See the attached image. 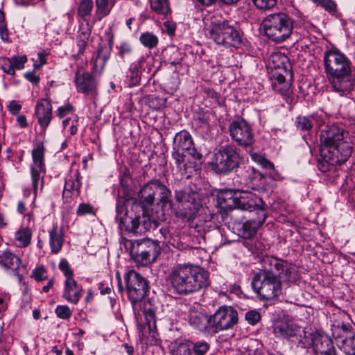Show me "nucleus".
<instances>
[{"label":"nucleus","instance_id":"a878e982","mask_svg":"<svg viewBox=\"0 0 355 355\" xmlns=\"http://www.w3.org/2000/svg\"><path fill=\"white\" fill-rule=\"evenodd\" d=\"M119 209H123V207H116L117 215L116 219L118 221L119 227L121 231H125L129 233H139L141 232L140 227V216H129L126 214L123 217L119 218Z\"/></svg>","mask_w":355,"mask_h":355},{"label":"nucleus","instance_id":"c03bdc74","mask_svg":"<svg viewBox=\"0 0 355 355\" xmlns=\"http://www.w3.org/2000/svg\"><path fill=\"white\" fill-rule=\"evenodd\" d=\"M250 157L254 162L257 163L263 168L272 169L274 167V165L271 162H270L265 157L257 153H251Z\"/></svg>","mask_w":355,"mask_h":355},{"label":"nucleus","instance_id":"79ce46f5","mask_svg":"<svg viewBox=\"0 0 355 355\" xmlns=\"http://www.w3.org/2000/svg\"><path fill=\"white\" fill-rule=\"evenodd\" d=\"M160 194V202L164 207H168L172 208L173 202L171 200V191L161 182L159 183V191Z\"/></svg>","mask_w":355,"mask_h":355},{"label":"nucleus","instance_id":"f704fd0d","mask_svg":"<svg viewBox=\"0 0 355 355\" xmlns=\"http://www.w3.org/2000/svg\"><path fill=\"white\" fill-rule=\"evenodd\" d=\"M0 68L6 73L14 75L16 69H22V57L1 58Z\"/></svg>","mask_w":355,"mask_h":355},{"label":"nucleus","instance_id":"8fccbe9b","mask_svg":"<svg viewBox=\"0 0 355 355\" xmlns=\"http://www.w3.org/2000/svg\"><path fill=\"white\" fill-rule=\"evenodd\" d=\"M55 312L57 316L62 320H69L72 315V311L67 305H58Z\"/></svg>","mask_w":355,"mask_h":355},{"label":"nucleus","instance_id":"20e7f679","mask_svg":"<svg viewBox=\"0 0 355 355\" xmlns=\"http://www.w3.org/2000/svg\"><path fill=\"white\" fill-rule=\"evenodd\" d=\"M271 60L272 64L270 67L274 69L271 86L288 104H292L295 101V96L291 89L293 73L289 60L285 55L275 53L271 55Z\"/></svg>","mask_w":355,"mask_h":355},{"label":"nucleus","instance_id":"2f4dec72","mask_svg":"<svg viewBox=\"0 0 355 355\" xmlns=\"http://www.w3.org/2000/svg\"><path fill=\"white\" fill-rule=\"evenodd\" d=\"M160 253V247L155 248L151 249L150 250H147L146 252H142L141 253H137L135 254L130 255L131 259L134 260V261L142 266H146L148 265L151 264L157 259V257Z\"/></svg>","mask_w":355,"mask_h":355},{"label":"nucleus","instance_id":"f03ea898","mask_svg":"<svg viewBox=\"0 0 355 355\" xmlns=\"http://www.w3.org/2000/svg\"><path fill=\"white\" fill-rule=\"evenodd\" d=\"M323 60L332 91L341 96L349 94L355 85L349 59L338 49H331L324 52Z\"/></svg>","mask_w":355,"mask_h":355},{"label":"nucleus","instance_id":"6ab92c4d","mask_svg":"<svg viewBox=\"0 0 355 355\" xmlns=\"http://www.w3.org/2000/svg\"><path fill=\"white\" fill-rule=\"evenodd\" d=\"M173 149L187 152L193 159L200 160L202 155L193 146L191 134L187 130H182L175 134L173 141Z\"/></svg>","mask_w":355,"mask_h":355},{"label":"nucleus","instance_id":"a19ab883","mask_svg":"<svg viewBox=\"0 0 355 355\" xmlns=\"http://www.w3.org/2000/svg\"><path fill=\"white\" fill-rule=\"evenodd\" d=\"M92 28L87 20L84 19L80 23L76 41L88 42L91 36Z\"/></svg>","mask_w":355,"mask_h":355},{"label":"nucleus","instance_id":"69168bd1","mask_svg":"<svg viewBox=\"0 0 355 355\" xmlns=\"http://www.w3.org/2000/svg\"><path fill=\"white\" fill-rule=\"evenodd\" d=\"M73 110V107L67 104L64 106H61L58 109V116L60 118H62L63 116H66L67 114L70 113Z\"/></svg>","mask_w":355,"mask_h":355},{"label":"nucleus","instance_id":"a18cd8bd","mask_svg":"<svg viewBox=\"0 0 355 355\" xmlns=\"http://www.w3.org/2000/svg\"><path fill=\"white\" fill-rule=\"evenodd\" d=\"M47 269L42 265L34 268L31 273V277L36 282H43L48 279Z\"/></svg>","mask_w":355,"mask_h":355},{"label":"nucleus","instance_id":"58836bf2","mask_svg":"<svg viewBox=\"0 0 355 355\" xmlns=\"http://www.w3.org/2000/svg\"><path fill=\"white\" fill-rule=\"evenodd\" d=\"M144 62V58H141L137 62L130 64L127 73V77L130 79L131 85H136L139 83L141 73V68Z\"/></svg>","mask_w":355,"mask_h":355},{"label":"nucleus","instance_id":"4be33fe9","mask_svg":"<svg viewBox=\"0 0 355 355\" xmlns=\"http://www.w3.org/2000/svg\"><path fill=\"white\" fill-rule=\"evenodd\" d=\"M75 83L78 92L92 97L97 95V82L90 73L85 72L79 76L76 73Z\"/></svg>","mask_w":355,"mask_h":355},{"label":"nucleus","instance_id":"ddd939ff","mask_svg":"<svg viewBox=\"0 0 355 355\" xmlns=\"http://www.w3.org/2000/svg\"><path fill=\"white\" fill-rule=\"evenodd\" d=\"M331 335L340 351L346 355H355V331L350 324H332Z\"/></svg>","mask_w":355,"mask_h":355},{"label":"nucleus","instance_id":"7ed1b4c3","mask_svg":"<svg viewBox=\"0 0 355 355\" xmlns=\"http://www.w3.org/2000/svg\"><path fill=\"white\" fill-rule=\"evenodd\" d=\"M168 280L173 291L187 295L209 285V272L193 264H178L171 268Z\"/></svg>","mask_w":355,"mask_h":355},{"label":"nucleus","instance_id":"5fc2aeb1","mask_svg":"<svg viewBox=\"0 0 355 355\" xmlns=\"http://www.w3.org/2000/svg\"><path fill=\"white\" fill-rule=\"evenodd\" d=\"M76 214L78 216L95 214V209L94 207L89 203H81L78 205Z\"/></svg>","mask_w":355,"mask_h":355},{"label":"nucleus","instance_id":"423d86ee","mask_svg":"<svg viewBox=\"0 0 355 355\" xmlns=\"http://www.w3.org/2000/svg\"><path fill=\"white\" fill-rule=\"evenodd\" d=\"M261 25L266 35L277 43L283 42L288 39L295 28L293 19L286 13L282 12L266 15Z\"/></svg>","mask_w":355,"mask_h":355},{"label":"nucleus","instance_id":"9d476101","mask_svg":"<svg viewBox=\"0 0 355 355\" xmlns=\"http://www.w3.org/2000/svg\"><path fill=\"white\" fill-rule=\"evenodd\" d=\"M175 198L182 207L177 211V217L185 221H192L202 206L199 193L189 187H186L176 190Z\"/></svg>","mask_w":355,"mask_h":355},{"label":"nucleus","instance_id":"0eeeda50","mask_svg":"<svg viewBox=\"0 0 355 355\" xmlns=\"http://www.w3.org/2000/svg\"><path fill=\"white\" fill-rule=\"evenodd\" d=\"M251 285L253 291L263 300L275 299L282 293L281 280L267 268L261 267L254 274Z\"/></svg>","mask_w":355,"mask_h":355},{"label":"nucleus","instance_id":"09e8293b","mask_svg":"<svg viewBox=\"0 0 355 355\" xmlns=\"http://www.w3.org/2000/svg\"><path fill=\"white\" fill-rule=\"evenodd\" d=\"M159 232L162 234L164 241L168 245H171L173 247L177 248H180L181 247L178 241L174 237L171 236L167 228H160Z\"/></svg>","mask_w":355,"mask_h":355},{"label":"nucleus","instance_id":"dca6fc26","mask_svg":"<svg viewBox=\"0 0 355 355\" xmlns=\"http://www.w3.org/2000/svg\"><path fill=\"white\" fill-rule=\"evenodd\" d=\"M304 348L312 347L314 355H336L332 340L326 334L311 332L310 338L302 343Z\"/></svg>","mask_w":355,"mask_h":355},{"label":"nucleus","instance_id":"052dcab7","mask_svg":"<svg viewBox=\"0 0 355 355\" xmlns=\"http://www.w3.org/2000/svg\"><path fill=\"white\" fill-rule=\"evenodd\" d=\"M166 100L159 97H152L150 100V106L153 107L155 110H159L165 107Z\"/></svg>","mask_w":355,"mask_h":355},{"label":"nucleus","instance_id":"bb28decb","mask_svg":"<svg viewBox=\"0 0 355 355\" xmlns=\"http://www.w3.org/2000/svg\"><path fill=\"white\" fill-rule=\"evenodd\" d=\"M125 246L130 251V254L132 255L150 250L155 248L159 247V245L157 241L143 239L138 240H127L125 243Z\"/></svg>","mask_w":355,"mask_h":355},{"label":"nucleus","instance_id":"f8f14e48","mask_svg":"<svg viewBox=\"0 0 355 355\" xmlns=\"http://www.w3.org/2000/svg\"><path fill=\"white\" fill-rule=\"evenodd\" d=\"M273 333L277 337L286 338L302 348H304L302 343L310 338L311 334V332H306L304 328L289 320L276 322L273 326Z\"/></svg>","mask_w":355,"mask_h":355},{"label":"nucleus","instance_id":"6e6552de","mask_svg":"<svg viewBox=\"0 0 355 355\" xmlns=\"http://www.w3.org/2000/svg\"><path fill=\"white\" fill-rule=\"evenodd\" d=\"M208 35L216 44L227 48H237L242 42L241 36L234 26L216 17L211 18Z\"/></svg>","mask_w":355,"mask_h":355},{"label":"nucleus","instance_id":"c756f323","mask_svg":"<svg viewBox=\"0 0 355 355\" xmlns=\"http://www.w3.org/2000/svg\"><path fill=\"white\" fill-rule=\"evenodd\" d=\"M80 178V173L76 170L71 173L69 178L66 180L62 196L67 201L73 194L78 195L81 187Z\"/></svg>","mask_w":355,"mask_h":355},{"label":"nucleus","instance_id":"6e6d98bb","mask_svg":"<svg viewBox=\"0 0 355 355\" xmlns=\"http://www.w3.org/2000/svg\"><path fill=\"white\" fill-rule=\"evenodd\" d=\"M245 318L250 324L254 325L261 320V315L257 310H250L245 313Z\"/></svg>","mask_w":355,"mask_h":355},{"label":"nucleus","instance_id":"e2e57ef3","mask_svg":"<svg viewBox=\"0 0 355 355\" xmlns=\"http://www.w3.org/2000/svg\"><path fill=\"white\" fill-rule=\"evenodd\" d=\"M8 108L9 112L12 114L17 115L19 113V112L21 109V105L16 101H11L9 103V105H8Z\"/></svg>","mask_w":355,"mask_h":355},{"label":"nucleus","instance_id":"1a4fd4ad","mask_svg":"<svg viewBox=\"0 0 355 355\" xmlns=\"http://www.w3.org/2000/svg\"><path fill=\"white\" fill-rule=\"evenodd\" d=\"M241 160L240 150L234 145H226L214 153L211 166L216 173L227 174L236 169Z\"/></svg>","mask_w":355,"mask_h":355},{"label":"nucleus","instance_id":"f257e3e1","mask_svg":"<svg viewBox=\"0 0 355 355\" xmlns=\"http://www.w3.org/2000/svg\"><path fill=\"white\" fill-rule=\"evenodd\" d=\"M125 291L130 300L133 311L137 315L142 313L145 317L144 332L148 328L149 334L155 337L157 331L156 306L149 300L144 297L149 290L147 279L135 270L128 271L125 276Z\"/></svg>","mask_w":355,"mask_h":355},{"label":"nucleus","instance_id":"b1692460","mask_svg":"<svg viewBox=\"0 0 355 355\" xmlns=\"http://www.w3.org/2000/svg\"><path fill=\"white\" fill-rule=\"evenodd\" d=\"M160 181L153 180L144 184L138 193V198L143 207L152 205L155 201V194L158 192Z\"/></svg>","mask_w":355,"mask_h":355},{"label":"nucleus","instance_id":"4468645a","mask_svg":"<svg viewBox=\"0 0 355 355\" xmlns=\"http://www.w3.org/2000/svg\"><path fill=\"white\" fill-rule=\"evenodd\" d=\"M239 321L237 311L232 306H223L211 315V334L232 329Z\"/></svg>","mask_w":355,"mask_h":355},{"label":"nucleus","instance_id":"aec40b11","mask_svg":"<svg viewBox=\"0 0 355 355\" xmlns=\"http://www.w3.org/2000/svg\"><path fill=\"white\" fill-rule=\"evenodd\" d=\"M210 349V345L205 340L182 343L173 350V355H205Z\"/></svg>","mask_w":355,"mask_h":355},{"label":"nucleus","instance_id":"393cba45","mask_svg":"<svg viewBox=\"0 0 355 355\" xmlns=\"http://www.w3.org/2000/svg\"><path fill=\"white\" fill-rule=\"evenodd\" d=\"M320 128L324 124V116L318 113H313L308 116H298L295 119V125L301 131H310L313 124Z\"/></svg>","mask_w":355,"mask_h":355},{"label":"nucleus","instance_id":"c9c22d12","mask_svg":"<svg viewBox=\"0 0 355 355\" xmlns=\"http://www.w3.org/2000/svg\"><path fill=\"white\" fill-rule=\"evenodd\" d=\"M95 17L96 20L101 21L110 13L114 3L109 0H95Z\"/></svg>","mask_w":355,"mask_h":355},{"label":"nucleus","instance_id":"9b49d317","mask_svg":"<svg viewBox=\"0 0 355 355\" xmlns=\"http://www.w3.org/2000/svg\"><path fill=\"white\" fill-rule=\"evenodd\" d=\"M261 267L272 271L279 280L286 282H295L298 279L297 271L295 266L287 260L274 256L266 255L260 259Z\"/></svg>","mask_w":355,"mask_h":355},{"label":"nucleus","instance_id":"2eb2a0df","mask_svg":"<svg viewBox=\"0 0 355 355\" xmlns=\"http://www.w3.org/2000/svg\"><path fill=\"white\" fill-rule=\"evenodd\" d=\"M229 132L232 139L243 148L250 147L255 141L250 125L243 119L231 122Z\"/></svg>","mask_w":355,"mask_h":355},{"label":"nucleus","instance_id":"49530a36","mask_svg":"<svg viewBox=\"0 0 355 355\" xmlns=\"http://www.w3.org/2000/svg\"><path fill=\"white\" fill-rule=\"evenodd\" d=\"M118 49V55L121 59L130 56L133 51L132 44L129 42H122L119 46H116Z\"/></svg>","mask_w":355,"mask_h":355},{"label":"nucleus","instance_id":"7c9ffc66","mask_svg":"<svg viewBox=\"0 0 355 355\" xmlns=\"http://www.w3.org/2000/svg\"><path fill=\"white\" fill-rule=\"evenodd\" d=\"M111 47L106 45H100L93 62V70L96 73L101 74L110 58Z\"/></svg>","mask_w":355,"mask_h":355},{"label":"nucleus","instance_id":"de8ad7c7","mask_svg":"<svg viewBox=\"0 0 355 355\" xmlns=\"http://www.w3.org/2000/svg\"><path fill=\"white\" fill-rule=\"evenodd\" d=\"M28 220V226L24 230V248L28 246L31 240L32 233L34 229V221L32 220V217L31 215H27Z\"/></svg>","mask_w":355,"mask_h":355},{"label":"nucleus","instance_id":"cd10ccee","mask_svg":"<svg viewBox=\"0 0 355 355\" xmlns=\"http://www.w3.org/2000/svg\"><path fill=\"white\" fill-rule=\"evenodd\" d=\"M83 288L74 279H66L64 282L63 297L69 302L76 304L82 297Z\"/></svg>","mask_w":355,"mask_h":355},{"label":"nucleus","instance_id":"412c9836","mask_svg":"<svg viewBox=\"0 0 355 355\" xmlns=\"http://www.w3.org/2000/svg\"><path fill=\"white\" fill-rule=\"evenodd\" d=\"M266 216V211L260 209L257 212V218H250L243 223L241 227L239 229L241 236L245 239L253 237L257 233L258 229L265 222Z\"/></svg>","mask_w":355,"mask_h":355},{"label":"nucleus","instance_id":"774afa93","mask_svg":"<svg viewBox=\"0 0 355 355\" xmlns=\"http://www.w3.org/2000/svg\"><path fill=\"white\" fill-rule=\"evenodd\" d=\"M195 121L200 126H205L207 128L209 126V119L206 115L197 116L195 118Z\"/></svg>","mask_w":355,"mask_h":355},{"label":"nucleus","instance_id":"c85d7f7f","mask_svg":"<svg viewBox=\"0 0 355 355\" xmlns=\"http://www.w3.org/2000/svg\"><path fill=\"white\" fill-rule=\"evenodd\" d=\"M321 159H318V168L322 172L326 173L331 170L336 165H340L347 159H343L338 155L331 154L329 152L326 153L320 150Z\"/></svg>","mask_w":355,"mask_h":355},{"label":"nucleus","instance_id":"bf43d9fd","mask_svg":"<svg viewBox=\"0 0 355 355\" xmlns=\"http://www.w3.org/2000/svg\"><path fill=\"white\" fill-rule=\"evenodd\" d=\"M317 6H320L329 12L334 11L336 4L331 0H311Z\"/></svg>","mask_w":355,"mask_h":355},{"label":"nucleus","instance_id":"ea45409f","mask_svg":"<svg viewBox=\"0 0 355 355\" xmlns=\"http://www.w3.org/2000/svg\"><path fill=\"white\" fill-rule=\"evenodd\" d=\"M139 42L148 49L155 48L158 44V37L150 32L142 33L139 36Z\"/></svg>","mask_w":355,"mask_h":355},{"label":"nucleus","instance_id":"f3484780","mask_svg":"<svg viewBox=\"0 0 355 355\" xmlns=\"http://www.w3.org/2000/svg\"><path fill=\"white\" fill-rule=\"evenodd\" d=\"M187 320L193 329L202 333L211 334V315H207L200 304H195L189 308Z\"/></svg>","mask_w":355,"mask_h":355},{"label":"nucleus","instance_id":"603ef678","mask_svg":"<svg viewBox=\"0 0 355 355\" xmlns=\"http://www.w3.org/2000/svg\"><path fill=\"white\" fill-rule=\"evenodd\" d=\"M184 152H182V150H175L173 149L172 151V157L175 160V164H177L178 167L182 170V167H184V171H186L185 168V164H184V158L185 156L183 154ZM186 173V171H184Z\"/></svg>","mask_w":355,"mask_h":355},{"label":"nucleus","instance_id":"680f3d73","mask_svg":"<svg viewBox=\"0 0 355 355\" xmlns=\"http://www.w3.org/2000/svg\"><path fill=\"white\" fill-rule=\"evenodd\" d=\"M163 31L166 32L169 35H173L175 33L176 24L172 21L167 20L163 24Z\"/></svg>","mask_w":355,"mask_h":355},{"label":"nucleus","instance_id":"4c0bfd02","mask_svg":"<svg viewBox=\"0 0 355 355\" xmlns=\"http://www.w3.org/2000/svg\"><path fill=\"white\" fill-rule=\"evenodd\" d=\"M151 9L157 15L167 17L171 13L168 0H150Z\"/></svg>","mask_w":355,"mask_h":355},{"label":"nucleus","instance_id":"473e14b6","mask_svg":"<svg viewBox=\"0 0 355 355\" xmlns=\"http://www.w3.org/2000/svg\"><path fill=\"white\" fill-rule=\"evenodd\" d=\"M64 243V235L62 230L59 229L56 224H54L49 231V245L51 252L58 254L60 252Z\"/></svg>","mask_w":355,"mask_h":355},{"label":"nucleus","instance_id":"864d4df0","mask_svg":"<svg viewBox=\"0 0 355 355\" xmlns=\"http://www.w3.org/2000/svg\"><path fill=\"white\" fill-rule=\"evenodd\" d=\"M204 239L210 240L212 238L216 240L214 242V246L216 248L218 245L220 246V243H218L217 241L222 240L223 235L218 229H214L211 231H208L205 233L203 236Z\"/></svg>","mask_w":355,"mask_h":355},{"label":"nucleus","instance_id":"0e129e2a","mask_svg":"<svg viewBox=\"0 0 355 355\" xmlns=\"http://www.w3.org/2000/svg\"><path fill=\"white\" fill-rule=\"evenodd\" d=\"M24 76L26 80L35 85H37L40 81V77L39 76L36 75L35 70L33 71L26 72L25 74H24Z\"/></svg>","mask_w":355,"mask_h":355},{"label":"nucleus","instance_id":"39448f33","mask_svg":"<svg viewBox=\"0 0 355 355\" xmlns=\"http://www.w3.org/2000/svg\"><path fill=\"white\" fill-rule=\"evenodd\" d=\"M347 135L348 132L338 125L325 127L320 135V150L348 159L352 155V147Z\"/></svg>","mask_w":355,"mask_h":355},{"label":"nucleus","instance_id":"72a5a7b5","mask_svg":"<svg viewBox=\"0 0 355 355\" xmlns=\"http://www.w3.org/2000/svg\"><path fill=\"white\" fill-rule=\"evenodd\" d=\"M1 263L5 268L13 270L15 275L18 278L19 282L21 281V277L19 272L21 265V260L18 257L15 256L14 254L10 252H6L1 257Z\"/></svg>","mask_w":355,"mask_h":355},{"label":"nucleus","instance_id":"37998d69","mask_svg":"<svg viewBox=\"0 0 355 355\" xmlns=\"http://www.w3.org/2000/svg\"><path fill=\"white\" fill-rule=\"evenodd\" d=\"M94 3L92 0H80L78 7V15L84 19L89 15L93 10Z\"/></svg>","mask_w":355,"mask_h":355},{"label":"nucleus","instance_id":"338daca9","mask_svg":"<svg viewBox=\"0 0 355 355\" xmlns=\"http://www.w3.org/2000/svg\"><path fill=\"white\" fill-rule=\"evenodd\" d=\"M46 55H47V53L44 52V51L39 52L37 53V61H39L40 63L39 64H37V63L34 64L35 69H40L42 66H43L44 64H45L46 63Z\"/></svg>","mask_w":355,"mask_h":355},{"label":"nucleus","instance_id":"e433bc0d","mask_svg":"<svg viewBox=\"0 0 355 355\" xmlns=\"http://www.w3.org/2000/svg\"><path fill=\"white\" fill-rule=\"evenodd\" d=\"M252 198V200L250 198H247L245 200H243L240 208L243 210H248L249 212L256 211L257 215L260 209H263L266 211V205L261 198L257 196V199H255L254 198Z\"/></svg>","mask_w":355,"mask_h":355},{"label":"nucleus","instance_id":"13d9d810","mask_svg":"<svg viewBox=\"0 0 355 355\" xmlns=\"http://www.w3.org/2000/svg\"><path fill=\"white\" fill-rule=\"evenodd\" d=\"M236 198H239V206H241L243 200H245L247 198H254L257 199V196L251 191H238L235 193ZM252 198H251L252 200Z\"/></svg>","mask_w":355,"mask_h":355},{"label":"nucleus","instance_id":"a211bd4d","mask_svg":"<svg viewBox=\"0 0 355 355\" xmlns=\"http://www.w3.org/2000/svg\"><path fill=\"white\" fill-rule=\"evenodd\" d=\"M44 147L43 144H37L32 150L33 164L31 166V182L35 193H36L38 187L40 173L44 169Z\"/></svg>","mask_w":355,"mask_h":355},{"label":"nucleus","instance_id":"5701e85b","mask_svg":"<svg viewBox=\"0 0 355 355\" xmlns=\"http://www.w3.org/2000/svg\"><path fill=\"white\" fill-rule=\"evenodd\" d=\"M52 109L51 101L48 98H42L36 104L35 115L43 130L46 129L52 119Z\"/></svg>","mask_w":355,"mask_h":355},{"label":"nucleus","instance_id":"4d7b16f0","mask_svg":"<svg viewBox=\"0 0 355 355\" xmlns=\"http://www.w3.org/2000/svg\"><path fill=\"white\" fill-rule=\"evenodd\" d=\"M259 9H270L277 4V0H252Z\"/></svg>","mask_w":355,"mask_h":355},{"label":"nucleus","instance_id":"3c124183","mask_svg":"<svg viewBox=\"0 0 355 355\" xmlns=\"http://www.w3.org/2000/svg\"><path fill=\"white\" fill-rule=\"evenodd\" d=\"M59 269L63 272L66 279H73V270L71 269L69 262L66 259H62L59 263Z\"/></svg>","mask_w":355,"mask_h":355}]
</instances>
